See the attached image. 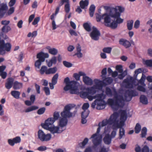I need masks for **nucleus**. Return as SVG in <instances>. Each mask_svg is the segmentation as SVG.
I'll list each match as a JSON object with an SVG mask.
<instances>
[{
	"mask_svg": "<svg viewBox=\"0 0 152 152\" xmlns=\"http://www.w3.org/2000/svg\"><path fill=\"white\" fill-rule=\"evenodd\" d=\"M104 8L107 11H109V13H105L102 15L96 14V18L97 21L99 22L102 19H103L105 26L112 29H116L118 27V24L122 23L124 21L123 19L120 17V13L116 8H110L108 6H105Z\"/></svg>",
	"mask_w": 152,
	"mask_h": 152,
	"instance_id": "1",
	"label": "nucleus"
},
{
	"mask_svg": "<svg viewBox=\"0 0 152 152\" xmlns=\"http://www.w3.org/2000/svg\"><path fill=\"white\" fill-rule=\"evenodd\" d=\"M114 92L115 100L113 99H109L107 100L108 104L115 109H117L119 107H123L125 104L123 96L122 95H118L115 90L114 91Z\"/></svg>",
	"mask_w": 152,
	"mask_h": 152,
	"instance_id": "2",
	"label": "nucleus"
},
{
	"mask_svg": "<svg viewBox=\"0 0 152 152\" xmlns=\"http://www.w3.org/2000/svg\"><path fill=\"white\" fill-rule=\"evenodd\" d=\"M64 82L66 85L64 87V90L67 91L69 90L71 94H76L78 92L77 83L75 81H70L69 78L67 77L65 78Z\"/></svg>",
	"mask_w": 152,
	"mask_h": 152,
	"instance_id": "3",
	"label": "nucleus"
},
{
	"mask_svg": "<svg viewBox=\"0 0 152 152\" xmlns=\"http://www.w3.org/2000/svg\"><path fill=\"white\" fill-rule=\"evenodd\" d=\"M97 94H101V95L100 97H96V98H97V99L92 103L91 107L93 108H94L95 106L96 105L97 109L102 110L105 107L104 100L106 98V95L103 93Z\"/></svg>",
	"mask_w": 152,
	"mask_h": 152,
	"instance_id": "4",
	"label": "nucleus"
},
{
	"mask_svg": "<svg viewBox=\"0 0 152 152\" xmlns=\"http://www.w3.org/2000/svg\"><path fill=\"white\" fill-rule=\"evenodd\" d=\"M118 114L117 113H114L108 119H104L102 121V123L103 125L102 126H105L108 124L109 125H113V129L114 130L115 129V127L117 124L118 119Z\"/></svg>",
	"mask_w": 152,
	"mask_h": 152,
	"instance_id": "5",
	"label": "nucleus"
},
{
	"mask_svg": "<svg viewBox=\"0 0 152 152\" xmlns=\"http://www.w3.org/2000/svg\"><path fill=\"white\" fill-rule=\"evenodd\" d=\"M49 56V54L48 53H45L42 52L38 53L37 56V58H38V59L35 62V66L38 69L39 68L42 63L44 62L45 58H48Z\"/></svg>",
	"mask_w": 152,
	"mask_h": 152,
	"instance_id": "6",
	"label": "nucleus"
},
{
	"mask_svg": "<svg viewBox=\"0 0 152 152\" xmlns=\"http://www.w3.org/2000/svg\"><path fill=\"white\" fill-rule=\"evenodd\" d=\"M38 139L42 142L48 141L51 138V135L50 134H45L41 129H39L37 132Z\"/></svg>",
	"mask_w": 152,
	"mask_h": 152,
	"instance_id": "7",
	"label": "nucleus"
},
{
	"mask_svg": "<svg viewBox=\"0 0 152 152\" xmlns=\"http://www.w3.org/2000/svg\"><path fill=\"white\" fill-rule=\"evenodd\" d=\"M71 107L70 104L66 105L64 108V110L61 113L63 118H69L72 116V113L70 112Z\"/></svg>",
	"mask_w": 152,
	"mask_h": 152,
	"instance_id": "8",
	"label": "nucleus"
},
{
	"mask_svg": "<svg viewBox=\"0 0 152 152\" xmlns=\"http://www.w3.org/2000/svg\"><path fill=\"white\" fill-rule=\"evenodd\" d=\"M79 94L80 96L84 99L87 98L90 101H92L93 99L96 98V97H100L101 94H96L95 96H92L91 95H89L88 91H81L80 92Z\"/></svg>",
	"mask_w": 152,
	"mask_h": 152,
	"instance_id": "9",
	"label": "nucleus"
},
{
	"mask_svg": "<svg viewBox=\"0 0 152 152\" xmlns=\"http://www.w3.org/2000/svg\"><path fill=\"white\" fill-rule=\"evenodd\" d=\"M93 30L90 34L91 39L95 41H97L99 39L101 34L100 31L97 28L94 26L93 27Z\"/></svg>",
	"mask_w": 152,
	"mask_h": 152,
	"instance_id": "10",
	"label": "nucleus"
},
{
	"mask_svg": "<svg viewBox=\"0 0 152 152\" xmlns=\"http://www.w3.org/2000/svg\"><path fill=\"white\" fill-rule=\"evenodd\" d=\"M136 79L131 77L129 79H125L124 80V82L126 83L125 87L126 88H132L134 85H136L135 83Z\"/></svg>",
	"mask_w": 152,
	"mask_h": 152,
	"instance_id": "11",
	"label": "nucleus"
},
{
	"mask_svg": "<svg viewBox=\"0 0 152 152\" xmlns=\"http://www.w3.org/2000/svg\"><path fill=\"white\" fill-rule=\"evenodd\" d=\"M80 75H82L83 81L85 84L91 86L93 84V80L89 77L86 75V74L84 72H81L80 73Z\"/></svg>",
	"mask_w": 152,
	"mask_h": 152,
	"instance_id": "12",
	"label": "nucleus"
},
{
	"mask_svg": "<svg viewBox=\"0 0 152 152\" xmlns=\"http://www.w3.org/2000/svg\"><path fill=\"white\" fill-rule=\"evenodd\" d=\"M45 129L49 130L52 134H54L55 133H60L65 130V129H61L58 126H53L48 128Z\"/></svg>",
	"mask_w": 152,
	"mask_h": 152,
	"instance_id": "13",
	"label": "nucleus"
},
{
	"mask_svg": "<svg viewBox=\"0 0 152 152\" xmlns=\"http://www.w3.org/2000/svg\"><path fill=\"white\" fill-rule=\"evenodd\" d=\"M55 121V120L53 117L49 118L45 120V123L42 124L41 126L44 129H47L48 128L50 127L49 126L52 125Z\"/></svg>",
	"mask_w": 152,
	"mask_h": 152,
	"instance_id": "14",
	"label": "nucleus"
},
{
	"mask_svg": "<svg viewBox=\"0 0 152 152\" xmlns=\"http://www.w3.org/2000/svg\"><path fill=\"white\" fill-rule=\"evenodd\" d=\"M91 138H92V142L94 145L97 146L100 144L101 141V138H100L99 135L96 134H93L91 137Z\"/></svg>",
	"mask_w": 152,
	"mask_h": 152,
	"instance_id": "15",
	"label": "nucleus"
},
{
	"mask_svg": "<svg viewBox=\"0 0 152 152\" xmlns=\"http://www.w3.org/2000/svg\"><path fill=\"white\" fill-rule=\"evenodd\" d=\"M68 123V120L66 118H61L58 123V126L61 129H66L65 127L66 126Z\"/></svg>",
	"mask_w": 152,
	"mask_h": 152,
	"instance_id": "16",
	"label": "nucleus"
},
{
	"mask_svg": "<svg viewBox=\"0 0 152 152\" xmlns=\"http://www.w3.org/2000/svg\"><path fill=\"white\" fill-rule=\"evenodd\" d=\"M21 138L20 137H16L13 139H9L8 140V144L11 146H13L15 144L20 143L21 141Z\"/></svg>",
	"mask_w": 152,
	"mask_h": 152,
	"instance_id": "17",
	"label": "nucleus"
},
{
	"mask_svg": "<svg viewBox=\"0 0 152 152\" xmlns=\"http://www.w3.org/2000/svg\"><path fill=\"white\" fill-rule=\"evenodd\" d=\"M95 85L94 86L96 89L100 90L102 88L103 85V82L101 80L95 79L94 80Z\"/></svg>",
	"mask_w": 152,
	"mask_h": 152,
	"instance_id": "18",
	"label": "nucleus"
},
{
	"mask_svg": "<svg viewBox=\"0 0 152 152\" xmlns=\"http://www.w3.org/2000/svg\"><path fill=\"white\" fill-rule=\"evenodd\" d=\"M119 43L126 48H129L131 45V43L129 41L124 39H120L119 41Z\"/></svg>",
	"mask_w": 152,
	"mask_h": 152,
	"instance_id": "19",
	"label": "nucleus"
},
{
	"mask_svg": "<svg viewBox=\"0 0 152 152\" xmlns=\"http://www.w3.org/2000/svg\"><path fill=\"white\" fill-rule=\"evenodd\" d=\"M14 79L12 78H8L7 82L5 84V86L6 88L9 89L11 88L13 85Z\"/></svg>",
	"mask_w": 152,
	"mask_h": 152,
	"instance_id": "20",
	"label": "nucleus"
},
{
	"mask_svg": "<svg viewBox=\"0 0 152 152\" xmlns=\"http://www.w3.org/2000/svg\"><path fill=\"white\" fill-rule=\"evenodd\" d=\"M112 139L110 134H107L105 135L103 139V140L106 144L109 145L111 142Z\"/></svg>",
	"mask_w": 152,
	"mask_h": 152,
	"instance_id": "21",
	"label": "nucleus"
},
{
	"mask_svg": "<svg viewBox=\"0 0 152 152\" xmlns=\"http://www.w3.org/2000/svg\"><path fill=\"white\" fill-rule=\"evenodd\" d=\"M86 91H88L89 95H93L96 92V89L93 86L91 87H88L86 89Z\"/></svg>",
	"mask_w": 152,
	"mask_h": 152,
	"instance_id": "22",
	"label": "nucleus"
},
{
	"mask_svg": "<svg viewBox=\"0 0 152 152\" xmlns=\"http://www.w3.org/2000/svg\"><path fill=\"white\" fill-rule=\"evenodd\" d=\"M56 56H53L49 61H47V64L48 67H50L52 66L53 64H56Z\"/></svg>",
	"mask_w": 152,
	"mask_h": 152,
	"instance_id": "23",
	"label": "nucleus"
},
{
	"mask_svg": "<svg viewBox=\"0 0 152 152\" xmlns=\"http://www.w3.org/2000/svg\"><path fill=\"white\" fill-rule=\"evenodd\" d=\"M88 0H81L79 3L80 7L82 9H84L86 7L88 6Z\"/></svg>",
	"mask_w": 152,
	"mask_h": 152,
	"instance_id": "24",
	"label": "nucleus"
},
{
	"mask_svg": "<svg viewBox=\"0 0 152 152\" xmlns=\"http://www.w3.org/2000/svg\"><path fill=\"white\" fill-rule=\"evenodd\" d=\"M22 83L17 81H15L13 83V88L15 90L20 89L22 87Z\"/></svg>",
	"mask_w": 152,
	"mask_h": 152,
	"instance_id": "25",
	"label": "nucleus"
},
{
	"mask_svg": "<svg viewBox=\"0 0 152 152\" xmlns=\"http://www.w3.org/2000/svg\"><path fill=\"white\" fill-rule=\"evenodd\" d=\"M47 48L48 50L49 53L51 54L55 55L58 53V50L55 48H51L50 46H48Z\"/></svg>",
	"mask_w": 152,
	"mask_h": 152,
	"instance_id": "26",
	"label": "nucleus"
},
{
	"mask_svg": "<svg viewBox=\"0 0 152 152\" xmlns=\"http://www.w3.org/2000/svg\"><path fill=\"white\" fill-rule=\"evenodd\" d=\"M140 102L142 104H147L148 103V100L147 98L144 95H141L140 97Z\"/></svg>",
	"mask_w": 152,
	"mask_h": 152,
	"instance_id": "27",
	"label": "nucleus"
},
{
	"mask_svg": "<svg viewBox=\"0 0 152 152\" xmlns=\"http://www.w3.org/2000/svg\"><path fill=\"white\" fill-rule=\"evenodd\" d=\"M11 28L9 26H4L1 29V31L3 33H7L11 30Z\"/></svg>",
	"mask_w": 152,
	"mask_h": 152,
	"instance_id": "28",
	"label": "nucleus"
},
{
	"mask_svg": "<svg viewBox=\"0 0 152 152\" xmlns=\"http://www.w3.org/2000/svg\"><path fill=\"white\" fill-rule=\"evenodd\" d=\"M134 21L132 20H129L127 21V27L129 30H131L132 29L133 27Z\"/></svg>",
	"mask_w": 152,
	"mask_h": 152,
	"instance_id": "29",
	"label": "nucleus"
},
{
	"mask_svg": "<svg viewBox=\"0 0 152 152\" xmlns=\"http://www.w3.org/2000/svg\"><path fill=\"white\" fill-rule=\"evenodd\" d=\"M127 113L125 110H121V111L120 120L126 121L127 119Z\"/></svg>",
	"mask_w": 152,
	"mask_h": 152,
	"instance_id": "30",
	"label": "nucleus"
},
{
	"mask_svg": "<svg viewBox=\"0 0 152 152\" xmlns=\"http://www.w3.org/2000/svg\"><path fill=\"white\" fill-rule=\"evenodd\" d=\"M11 94L14 98L16 99L19 98L20 94V92L18 91H11Z\"/></svg>",
	"mask_w": 152,
	"mask_h": 152,
	"instance_id": "31",
	"label": "nucleus"
},
{
	"mask_svg": "<svg viewBox=\"0 0 152 152\" xmlns=\"http://www.w3.org/2000/svg\"><path fill=\"white\" fill-rule=\"evenodd\" d=\"M7 9L8 6L6 4L3 3L0 4V10L1 12H5L6 14Z\"/></svg>",
	"mask_w": 152,
	"mask_h": 152,
	"instance_id": "32",
	"label": "nucleus"
},
{
	"mask_svg": "<svg viewBox=\"0 0 152 152\" xmlns=\"http://www.w3.org/2000/svg\"><path fill=\"white\" fill-rule=\"evenodd\" d=\"M132 97L129 94L128 91L127 90L126 91L124 95V98L125 101L127 102L130 101L131 100Z\"/></svg>",
	"mask_w": 152,
	"mask_h": 152,
	"instance_id": "33",
	"label": "nucleus"
},
{
	"mask_svg": "<svg viewBox=\"0 0 152 152\" xmlns=\"http://www.w3.org/2000/svg\"><path fill=\"white\" fill-rule=\"evenodd\" d=\"M95 7L94 4L91 5L89 9V14L91 17L93 16L95 11Z\"/></svg>",
	"mask_w": 152,
	"mask_h": 152,
	"instance_id": "34",
	"label": "nucleus"
},
{
	"mask_svg": "<svg viewBox=\"0 0 152 152\" xmlns=\"http://www.w3.org/2000/svg\"><path fill=\"white\" fill-rule=\"evenodd\" d=\"M47 67L45 66H42L40 70V73L41 75H43L45 73L47 75V72H48Z\"/></svg>",
	"mask_w": 152,
	"mask_h": 152,
	"instance_id": "35",
	"label": "nucleus"
},
{
	"mask_svg": "<svg viewBox=\"0 0 152 152\" xmlns=\"http://www.w3.org/2000/svg\"><path fill=\"white\" fill-rule=\"evenodd\" d=\"M121 121H120L119 123H118L119 121L118 120L117 124H116L115 128V129L116 128H120L121 129V128H122V127L124 125V122L125 121H124L123 120H120Z\"/></svg>",
	"mask_w": 152,
	"mask_h": 152,
	"instance_id": "36",
	"label": "nucleus"
},
{
	"mask_svg": "<svg viewBox=\"0 0 152 152\" xmlns=\"http://www.w3.org/2000/svg\"><path fill=\"white\" fill-rule=\"evenodd\" d=\"M57 71V68L56 67L49 68L48 69V72H47V75L54 74Z\"/></svg>",
	"mask_w": 152,
	"mask_h": 152,
	"instance_id": "37",
	"label": "nucleus"
},
{
	"mask_svg": "<svg viewBox=\"0 0 152 152\" xmlns=\"http://www.w3.org/2000/svg\"><path fill=\"white\" fill-rule=\"evenodd\" d=\"M105 92L106 94L109 97H111L113 95L112 90L108 87H106V88Z\"/></svg>",
	"mask_w": 152,
	"mask_h": 152,
	"instance_id": "38",
	"label": "nucleus"
},
{
	"mask_svg": "<svg viewBox=\"0 0 152 152\" xmlns=\"http://www.w3.org/2000/svg\"><path fill=\"white\" fill-rule=\"evenodd\" d=\"M58 77V73H56L55 74L52 79V83H53V84H56L57 82V80Z\"/></svg>",
	"mask_w": 152,
	"mask_h": 152,
	"instance_id": "39",
	"label": "nucleus"
},
{
	"mask_svg": "<svg viewBox=\"0 0 152 152\" xmlns=\"http://www.w3.org/2000/svg\"><path fill=\"white\" fill-rule=\"evenodd\" d=\"M38 108L39 107L37 106H33L26 109V110L25 112L26 113L29 112L33 110L37 109H38Z\"/></svg>",
	"mask_w": 152,
	"mask_h": 152,
	"instance_id": "40",
	"label": "nucleus"
},
{
	"mask_svg": "<svg viewBox=\"0 0 152 152\" xmlns=\"http://www.w3.org/2000/svg\"><path fill=\"white\" fill-rule=\"evenodd\" d=\"M141 130V126L139 123H137L134 128L135 133L138 134L139 133Z\"/></svg>",
	"mask_w": 152,
	"mask_h": 152,
	"instance_id": "41",
	"label": "nucleus"
},
{
	"mask_svg": "<svg viewBox=\"0 0 152 152\" xmlns=\"http://www.w3.org/2000/svg\"><path fill=\"white\" fill-rule=\"evenodd\" d=\"M104 81L107 85H109L112 83L113 79L110 77H107L104 80Z\"/></svg>",
	"mask_w": 152,
	"mask_h": 152,
	"instance_id": "42",
	"label": "nucleus"
},
{
	"mask_svg": "<svg viewBox=\"0 0 152 152\" xmlns=\"http://www.w3.org/2000/svg\"><path fill=\"white\" fill-rule=\"evenodd\" d=\"M88 138H86L83 141L79 144L81 148H83L88 142Z\"/></svg>",
	"mask_w": 152,
	"mask_h": 152,
	"instance_id": "43",
	"label": "nucleus"
},
{
	"mask_svg": "<svg viewBox=\"0 0 152 152\" xmlns=\"http://www.w3.org/2000/svg\"><path fill=\"white\" fill-rule=\"evenodd\" d=\"M125 135V130L124 128L120 129L119 132V139L120 140L123 137V136Z\"/></svg>",
	"mask_w": 152,
	"mask_h": 152,
	"instance_id": "44",
	"label": "nucleus"
},
{
	"mask_svg": "<svg viewBox=\"0 0 152 152\" xmlns=\"http://www.w3.org/2000/svg\"><path fill=\"white\" fill-rule=\"evenodd\" d=\"M120 73L121 74L118 75V77L121 80L123 79L124 77L127 75V72L126 70Z\"/></svg>",
	"mask_w": 152,
	"mask_h": 152,
	"instance_id": "45",
	"label": "nucleus"
},
{
	"mask_svg": "<svg viewBox=\"0 0 152 152\" xmlns=\"http://www.w3.org/2000/svg\"><path fill=\"white\" fill-rule=\"evenodd\" d=\"M112 50V48L111 47H105L103 48L102 51L103 52L108 54L111 53Z\"/></svg>",
	"mask_w": 152,
	"mask_h": 152,
	"instance_id": "46",
	"label": "nucleus"
},
{
	"mask_svg": "<svg viewBox=\"0 0 152 152\" xmlns=\"http://www.w3.org/2000/svg\"><path fill=\"white\" fill-rule=\"evenodd\" d=\"M64 10L66 13L69 12L70 10V5L69 2L66 3L64 6Z\"/></svg>",
	"mask_w": 152,
	"mask_h": 152,
	"instance_id": "47",
	"label": "nucleus"
},
{
	"mask_svg": "<svg viewBox=\"0 0 152 152\" xmlns=\"http://www.w3.org/2000/svg\"><path fill=\"white\" fill-rule=\"evenodd\" d=\"M128 91V92L130 95L132 97L133 96H138V93L135 90H127Z\"/></svg>",
	"mask_w": 152,
	"mask_h": 152,
	"instance_id": "48",
	"label": "nucleus"
},
{
	"mask_svg": "<svg viewBox=\"0 0 152 152\" xmlns=\"http://www.w3.org/2000/svg\"><path fill=\"white\" fill-rule=\"evenodd\" d=\"M147 129L146 127H143L141 130V137H145V136L147 134Z\"/></svg>",
	"mask_w": 152,
	"mask_h": 152,
	"instance_id": "49",
	"label": "nucleus"
},
{
	"mask_svg": "<svg viewBox=\"0 0 152 152\" xmlns=\"http://www.w3.org/2000/svg\"><path fill=\"white\" fill-rule=\"evenodd\" d=\"M83 26L85 29L88 31H90L91 28L89 25L87 23H84Z\"/></svg>",
	"mask_w": 152,
	"mask_h": 152,
	"instance_id": "50",
	"label": "nucleus"
},
{
	"mask_svg": "<svg viewBox=\"0 0 152 152\" xmlns=\"http://www.w3.org/2000/svg\"><path fill=\"white\" fill-rule=\"evenodd\" d=\"M81 72H83L80 71L78 73H75L74 74L73 76L75 78L76 80L77 81H78L80 80V76H82L80 75V73Z\"/></svg>",
	"mask_w": 152,
	"mask_h": 152,
	"instance_id": "51",
	"label": "nucleus"
},
{
	"mask_svg": "<svg viewBox=\"0 0 152 152\" xmlns=\"http://www.w3.org/2000/svg\"><path fill=\"white\" fill-rule=\"evenodd\" d=\"M145 64L148 66L152 67V60H147L145 61Z\"/></svg>",
	"mask_w": 152,
	"mask_h": 152,
	"instance_id": "52",
	"label": "nucleus"
},
{
	"mask_svg": "<svg viewBox=\"0 0 152 152\" xmlns=\"http://www.w3.org/2000/svg\"><path fill=\"white\" fill-rule=\"evenodd\" d=\"M14 7H11L7 13L6 15H11L14 12Z\"/></svg>",
	"mask_w": 152,
	"mask_h": 152,
	"instance_id": "53",
	"label": "nucleus"
},
{
	"mask_svg": "<svg viewBox=\"0 0 152 152\" xmlns=\"http://www.w3.org/2000/svg\"><path fill=\"white\" fill-rule=\"evenodd\" d=\"M46 109L45 107H43L39 109L37 111V113L39 115L43 114L45 111Z\"/></svg>",
	"mask_w": 152,
	"mask_h": 152,
	"instance_id": "54",
	"label": "nucleus"
},
{
	"mask_svg": "<svg viewBox=\"0 0 152 152\" xmlns=\"http://www.w3.org/2000/svg\"><path fill=\"white\" fill-rule=\"evenodd\" d=\"M90 113V111L88 110H84L83 112H82L81 114V116L87 117Z\"/></svg>",
	"mask_w": 152,
	"mask_h": 152,
	"instance_id": "55",
	"label": "nucleus"
},
{
	"mask_svg": "<svg viewBox=\"0 0 152 152\" xmlns=\"http://www.w3.org/2000/svg\"><path fill=\"white\" fill-rule=\"evenodd\" d=\"M103 124V123H102V122H100L99 123V124H98L99 127L97 128L96 132L95 134H96L98 135H99V133L100 132V129H101L100 128L101 127H103V126H102V125Z\"/></svg>",
	"mask_w": 152,
	"mask_h": 152,
	"instance_id": "56",
	"label": "nucleus"
},
{
	"mask_svg": "<svg viewBox=\"0 0 152 152\" xmlns=\"http://www.w3.org/2000/svg\"><path fill=\"white\" fill-rule=\"evenodd\" d=\"M63 64L65 66L68 68L72 66V64L70 62L66 61H63Z\"/></svg>",
	"mask_w": 152,
	"mask_h": 152,
	"instance_id": "57",
	"label": "nucleus"
},
{
	"mask_svg": "<svg viewBox=\"0 0 152 152\" xmlns=\"http://www.w3.org/2000/svg\"><path fill=\"white\" fill-rule=\"evenodd\" d=\"M59 113L55 112L53 114V118L55 120V121L58 119L59 117Z\"/></svg>",
	"mask_w": 152,
	"mask_h": 152,
	"instance_id": "58",
	"label": "nucleus"
},
{
	"mask_svg": "<svg viewBox=\"0 0 152 152\" xmlns=\"http://www.w3.org/2000/svg\"><path fill=\"white\" fill-rule=\"evenodd\" d=\"M115 68L118 71L119 73H121L123 71L122 66L121 65L116 66Z\"/></svg>",
	"mask_w": 152,
	"mask_h": 152,
	"instance_id": "59",
	"label": "nucleus"
},
{
	"mask_svg": "<svg viewBox=\"0 0 152 152\" xmlns=\"http://www.w3.org/2000/svg\"><path fill=\"white\" fill-rule=\"evenodd\" d=\"M145 80V78L142 77L138 81V83L143 86H145V85L144 83Z\"/></svg>",
	"mask_w": 152,
	"mask_h": 152,
	"instance_id": "60",
	"label": "nucleus"
},
{
	"mask_svg": "<svg viewBox=\"0 0 152 152\" xmlns=\"http://www.w3.org/2000/svg\"><path fill=\"white\" fill-rule=\"evenodd\" d=\"M137 89L140 91H142L143 92H145V88L141 86H138L137 88Z\"/></svg>",
	"mask_w": 152,
	"mask_h": 152,
	"instance_id": "61",
	"label": "nucleus"
},
{
	"mask_svg": "<svg viewBox=\"0 0 152 152\" xmlns=\"http://www.w3.org/2000/svg\"><path fill=\"white\" fill-rule=\"evenodd\" d=\"M69 2V0H61L59 2L58 6L60 7L63 5L64 3H67Z\"/></svg>",
	"mask_w": 152,
	"mask_h": 152,
	"instance_id": "62",
	"label": "nucleus"
},
{
	"mask_svg": "<svg viewBox=\"0 0 152 152\" xmlns=\"http://www.w3.org/2000/svg\"><path fill=\"white\" fill-rule=\"evenodd\" d=\"M149 148L147 145H145L141 149V152H149Z\"/></svg>",
	"mask_w": 152,
	"mask_h": 152,
	"instance_id": "63",
	"label": "nucleus"
},
{
	"mask_svg": "<svg viewBox=\"0 0 152 152\" xmlns=\"http://www.w3.org/2000/svg\"><path fill=\"white\" fill-rule=\"evenodd\" d=\"M44 90L46 95H49L50 94V91L48 87H44Z\"/></svg>",
	"mask_w": 152,
	"mask_h": 152,
	"instance_id": "64",
	"label": "nucleus"
}]
</instances>
